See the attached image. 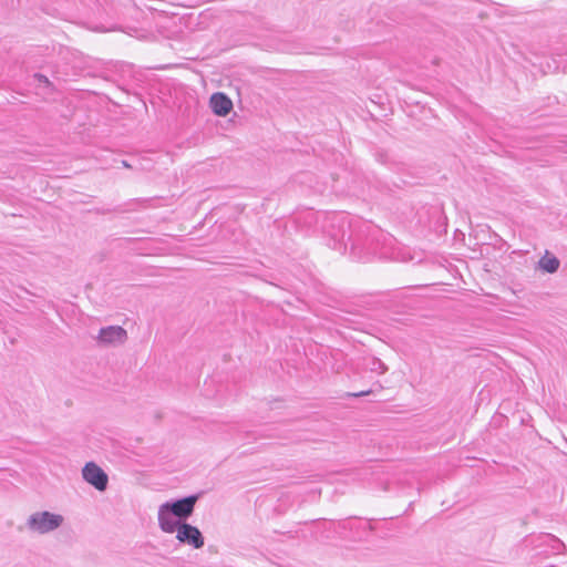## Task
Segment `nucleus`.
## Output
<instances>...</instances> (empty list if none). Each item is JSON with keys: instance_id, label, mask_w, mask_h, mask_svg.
<instances>
[{"instance_id": "20e7f679", "label": "nucleus", "mask_w": 567, "mask_h": 567, "mask_svg": "<svg viewBox=\"0 0 567 567\" xmlns=\"http://www.w3.org/2000/svg\"><path fill=\"white\" fill-rule=\"evenodd\" d=\"M177 539L182 543H187L195 548L204 546V539L199 529L189 524H183L177 528Z\"/></svg>"}, {"instance_id": "f257e3e1", "label": "nucleus", "mask_w": 567, "mask_h": 567, "mask_svg": "<svg viewBox=\"0 0 567 567\" xmlns=\"http://www.w3.org/2000/svg\"><path fill=\"white\" fill-rule=\"evenodd\" d=\"M63 522L62 516L49 512L32 515L29 519L30 527L38 533H48L58 528Z\"/></svg>"}, {"instance_id": "39448f33", "label": "nucleus", "mask_w": 567, "mask_h": 567, "mask_svg": "<svg viewBox=\"0 0 567 567\" xmlns=\"http://www.w3.org/2000/svg\"><path fill=\"white\" fill-rule=\"evenodd\" d=\"M213 112L218 116H226L233 110L231 100L224 93H214L209 99Z\"/></svg>"}, {"instance_id": "7ed1b4c3", "label": "nucleus", "mask_w": 567, "mask_h": 567, "mask_svg": "<svg viewBox=\"0 0 567 567\" xmlns=\"http://www.w3.org/2000/svg\"><path fill=\"white\" fill-rule=\"evenodd\" d=\"M198 496L192 495L183 499H178L174 503H165L163 506H167V509L178 518H186L192 515Z\"/></svg>"}, {"instance_id": "1a4fd4ad", "label": "nucleus", "mask_w": 567, "mask_h": 567, "mask_svg": "<svg viewBox=\"0 0 567 567\" xmlns=\"http://www.w3.org/2000/svg\"><path fill=\"white\" fill-rule=\"evenodd\" d=\"M370 391H364V392H361V393H357V394H353L354 396H360V395H367L369 394Z\"/></svg>"}, {"instance_id": "6e6552de", "label": "nucleus", "mask_w": 567, "mask_h": 567, "mask_svg": "<svg viewBox=\"0 0 567 567\" xmlns=\"http://www.w3.org/2000/svg\"><path fill=\"white\" fill-rule=\"evenodd\" d=\"M559 260L549 251H546L539 260L540 269L549 274L556 272L559 268Z\"/></svg>"}, {"instance_id": "f03ea898", "label": "nucleus", "mask_w": 567, "mask_h": 567, "mask_svg": "<svg viewBox=\"0 0 567 567\" xmlns=\"http://www.w3.org/2000/svg\"><path fill=\"white\" fill-rule=\"evenodd\" d=\"M83 478L94 486L97 491L106 489L109 477L107 474L94 462H89L82 470Z\"/></svg>"}, {"instance_id": "0eeeda50", "label": "nucleus", "mask_w": 567, "mask_h": 567, "mask_svg": "<svg viewBox=\"0 0 567 567\" xmlns=\"http://www.w3.org/2000/svg\"><path fill=\"white\" fill-rule=\"evenodd\" d=\"M172 516H174L168 509L167 506H161L158 509V523L163 532L173 533L176 530L177 524L173 520Z\"/></svg>"}, {"instance_id": "423d86ee", "label": "nucleus", "mask_w": 567, "mask_h": 567, "mask_svg": "<svg viewBox=\"0 0 567 567\" xmlns=\"http://www.w3.org/2000/svg\"><path fill=\"white\" fill-rule=\"evenodd\" d=\"M126 339V331L121 327H109L102 329L100 332V340L102 342H123Z\"/></svg>"}]
</instances>
